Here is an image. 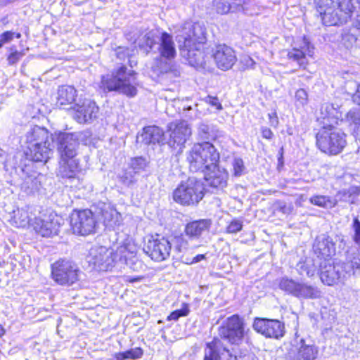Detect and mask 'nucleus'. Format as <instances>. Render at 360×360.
<instances>
[{"instance_id": "obj_58", "label": "nucleus", "mask_w": 360, "mask_h": 360, "mask_svg": "<svg viewBox=\"0 0 360 360\" xmlns=\"http://www.w3.org/2000/svg\"><path fill=\"white\" fill-rule=\"evenodd\" d=\"M277 170L280 172L283 168V165H284V161H283V148H280V150H278V158H277Z\"/></svg>"}, {"instance_id": "obj_33", "label": "nucleus", "mask_w": 360, "mask_h": 360, "mask_svg": "<svg viewBox=\"0 0 360 360\" xmlns=\"http://www.w3.org/2000/svg\"><path fill=\"white\" fill-rule=\"evenodd\" d=\"M320 264H322V262L316 261L312 257H306L297 263V269L301 275L305 274L308 277H312L317 272Z\"/></svg>"}, {"instance_id": "obj_2", "label": "nucleus", "mask_w": 360, "mask_h": 360, "mask_svg": "<svg viewBox=\"0 0 360 360\" xmlns=\"http://www.w3.org/2000/svg\"><path fill=\"white\" fill-rule=\"evenodd\" d=\"M102 84L108 91H116L129 97L137 94V73L124 65L113 70L110 75L103 76Z\"/></svg>"}, {"instance_id": "obj_8", "label": "nucleus", "mask_w": 360, "mask_h": 360, "mask_svg": "<svg viewBox=\"0 0 360 360\" xmlns=\"http://www.w3.org/2000/svg\"><path fill=\"white\" fill-rule=\"evenodd\" d=\"M77 265L71 260L60 259L51 264V276L58 285L70 287L79 280Z\"/></svg>"}, {"instance_id": "obj_20", "label": "nucleus", "mask_w": 360, "mask_h": 360, "mask_svg": "<svg viewBox=\"0 0 360 360\" xmlns=\"http://www.w3.org/2000/svg\"><path fill=\"white\" fill-rule=\"evenodd\" d=\"M314 47L305 37L300 43L296 42L292 48L288 52V58L297 63L300 68H305L308 63L307 57L312 56Z\"/></svg>"}, {"instance_id": "obj_35", "label": "nucleus", "mask_w": 360, "mask_h": 360, "mask_svg": "<svg viewBox=\"0 0 360 360\" xmlns=\"http://www.w3.org/2000/svg\"><path fill=\"white\" fill-rule=\"evenodd\" d=\"M197 131L198 136L201 140L214 139L217 136L215 127L205 122L198 124Z\"/></svg>"}, {"instance_id": "obj_63", "label": "nucleus", "mask_w": 360, "mask_h": 360, "mask_svg": "<svg viewBox=\"0 0 360 360\" xmlns=\"http://www.w3.org/2000/svg\"><path fill=\"white\" fill-rule=\"evenodd\" d=\"M7 154L6 153L0 148V165H4L6 162Z\"/></svg>"}, {"instance_id": "obj_46", "label": "nucleus", "mask_w": 360, "mask_h": 360, "mask_svg": "<svg viewBox=\"0 0 360 360\" xmlns=\"http://www.w3.org/2000/svg\"><path fill=\"white\" fill-rule=\"evenodd\" d=\"M284 323L276 319H271V338L278 339L285 334Z\"/></svg>"}, {"instance_id": "obj_50", "label": "nucleus", "mask_w": 360, "mask_h": 360, "mask_svg": "<svg viewBox=\"0 0 360 360\" xmlns=\"http://www.w3.org/2000/svg\"><path fill=\"white\" fill-rule=\"evenodd\" d=\"M352 228L354 231L352 239L355 244L360 247V221L357 217L353 219Z\"/></svg>"}, {"instance_id": "obj_10", "label": "nucleus", "mask_w": 360, "mask_h": 360, "mask_svg": "<svg viewBox=\"0 0 360 360\" xmlns=\"http://www.w3.org/2000/svg\"><path fill=\"white\" fill-rule=\"evenodd\" d=\"M86 260L94 269L110 270L115 264L114 250L104 246L93 247L90 249Z\"/></svg>"}, {"instance_id": "obj_62", "label": "nucleus", "mask_w": 360, "mask_h": 360, "mask_svg": "<svg viewBox=\"0 0 360 360\" xmlns=\"http://www.w3.org/2000/svg\"><path fill=\"white\" fill-rule=\"evenodd\" d=\"M353 101L360 105V84L356 86V91L352 96Z\"/></svg>"}, {"instance_id": "obj_16", "label": "nucleus", "mask_w": 360, "mask_h": 360, "mask_svg": "<svg viewBox=\"0 0 360 360\" xmlns=\"http://www.w3.org/2000/svg\"><path fill=\"white\" fill-rule=\"evenodd\" d=\"M72 117L79 124L91 123L98 117L99 108L96 103L90 99H84L74 105Z\"/></svg>"}, {"instance_id": "obj_59", "label": "nucleus", "mask_w": 360, "mask_h": 360, "mask_svg": "<svg viewBox=\"0 0 360 360\" xmlns=\"http://www.w3.org/2000/svg\"><path fill=\"white\" fill-rule=\"evenodd\" d=\"M117 56L120 60H124L129 56V49L127 48L119 47L116 52Z\"/></svg>"}, {"instance_id": "obj_32", "label": "nucleus", "mask_w": 360, "mask_h": 360, "mask_svg": "<svg viewBox=\"0 0 360 360\" xmlns=\"http://www.w3.org/2000/svg\"><path fill=\"white\" fill-rule=\"evenodd\" d=\"M211 226L210 219H200L188 223L185 228L186 235L191 238H198Z\"/></svg>"}, {"instance_id": "obj_37", "label": "nucleus", "mask_w": 360, "mask_h": 360, "mask_svg": "<svg viewBox=\"0 0 360 360\" xmlns=\"http://www.w3.org/2000/svg\"><path fill=\"white\" fill-rule=\"evenodd\" d=\"M101 216L105 226L114 227L119 223V213L111 208L104 209L102 210Z\"/></svg>"}, {"instance_id": "obj_28", "label": "nucleus", "mask_w": 360, "mask_h": 360, "mask_svg": "<svg viewBox=\"0 0 360 360\" xmlns=\"http://www.w3.org/2000/svg\"><path fill=\"white\" fill-rule=\"evenodd\" d=\"M137 140L145 145L165 143L164 131L157 126L144 127L143 131L137 136Z\"/></svg>"}, {"instance_id": "obj_42", "label": "nucleus", "mask_w": 360, "mask_h": 360, "mask_svg": "<svg viewBox=\"0 0 360 360\" xmlns=\"http://www.w3.org/2000/svg\"><path fill=\"white\" fill-rule=\"evenodd\" d=\"M342 44L347 49H351L358 45V38L354 30H345L342 34Z\"/></svg>"}, {"instance_id": "obj_61", "label": "nucleus", "mask_w": 360, "mask_h": 360, "mask_svg": "<svg viewBox=\"0 0 360 360\" xmlns=\"http://www.w3.org/2000/svg\"><path fill=\"white\" fill-rule=\"evenodd\" d=\"M356 12V16L355 19L353 20L352 25L354 28H356L360 32V6Z\"/></svg>"}, {"instance_id": "obj_17", "label": "nucleus", "mask_w": 360, "mask_h": 360, "mask_svg": "<svg viewBox=\"0 0 360 360\" xmlns=\"http://www.w3.org/2000/svg\"><path fill=\"white\" fill-rule=\"evenodd\" d=\"M80 134L60 133L58 136V151L60 158H76L79 146Z\"/></svg>"}, {"instance_id": "obj_21", "label": "nucleus", "mask_w": 360, "mask_h": 360, "mask_svg": "<svg viewBox=\"0 0 360 360\" xmlns=\"http://www.w3.org/2000/svg\"><path fill=\"white\" fill-rule=\"evenodd\" d=\"M181 55L187 59L192 66L202 67L205 65L203 53L200 50L199 46L191 44V38L184 37V41L178 39Z\"/></svg>"}, {"instance_id": "obj_64", "label": "nucleus", "mask_w": 360, "mask_h": 360, "mask_svg": "<svg viewBox=\"0 0 360 360\" xmlns=\"http://www.w3.org/2000/svg\"><path fill=\"white\" fill-rule=\"evenodd\" d=\"M285 360H301L298 354L294 352H290L285 358Z\"/></svg>"}, {"instance_id": "obj_11", "label": "nucleus", "mask_w": 360, "mask_h": 360, "mask_svg": "<svg viewBox=\"0 0 360 360\" xmlns=\"http://www.w3.org/2000/svg\"><path fill=\"white\" fill-rule=\"evenodd\" d=\"M169 139L167 141L169 146L176 150V153L182 152L186 142L192 134L190 124L184 120L172 122L169 125Z\"/></svg>"}, {"instance_id": "obj_22", "label": "nucleus", "mask_w": 360, "mask_h": 360, "mask_svg": "<svg viewBox=\"0 0 360 360\" xmlns=\"http://www.w3.org/2000/svg\"><path fill=\"white\" fill-rule=\"evenodd\" d=\"M31 226L35 232L43 237H50L57 235L60 224L56 215L50 214L45 218L36 217L31 223Z\"/></svg>"}, {"instance_id": "obj_36", "label": "nucleus", "mask_w": 360, "mask_h": 360, "mask_svg": "<svg viewBox=\"0 0 360 360\" xmlns=\"http://www.w3.org/2000/svg\"><path fill=\"white\" fill-rule=\"evenodd\" d=\"M30 221L31 219L27 210L20 209L14 212L13 223L16 227L25 228L28 225L31 226Z\"/></svg>"}, {"instance_id": "obj_34", "label": "nucleus", "mask_w": 360, "mask_h": 360, "mask_svg": "<svg viewBox=\"0 0 360 360\" xmlns=\"http://www.w3.org/2000/svg\"><path fill=\"white\" fill-rule=\"evenodd\" d=\"M189 36L191 38V44H193V46L204 44L206 41L205 29L200 23H194L192 25V30L191 33L185 36H179V39H181V41L183 42L184 37H188Z\"/></svg>"}, {"instance_id": "obj_7", "label": "nucleus", "mask_w": 360, "mask_h": 360, "mask_svg": "<svg viewBox=\"0 0 360 360\" xmlns=\"http://www.w3.org/2000/svg\"><path fill=\"white\" fill-rule=\"evenodd\" d=\"M203 185L195 177H189L173 192L174 200L184 205L198 204L203 198Z\"/></svg>"}, {"instance_id": "obj_18", "label": "nucleus", "mask_w": 360, "mask_h": 360, "mask_svg": "<svg viewBox=\"0 0 360 360\" xmlns=\"http://www.w3.org/2000/svg\"><path fill=\"white\" fill-rule=\"evenodd\" d=\"M224 352L229 353L231 358L233 357L235 360H249L248 351H235V354H232L229 350L226 349L218 339H214L212 342L207 344V347L204 352L203 360H221V355Z\"/></svg>"}, {"instance_id": "obj_14", "label": "nucleus", "mask_w": 360, "mask_h": 360, "mask_svg": "<svg viewBox=\"0 0 360 360\" xmlns=\"http://www.w3.org/2000/svg\"><path fill=\"white\" fill-rule=\"evenodd\" d=\"M143 250L153 260L162 262L170 256L172 243L167 238L158 237L148 240Z\"/></svg>"}, {"instance_id": "obj_25", "label": "nucleus", "mask_w": 360, "mask_h": 360, "mask_svg": "<svg viewBox=\"0 0 360 360\" xmlns=\"http://www.w3.org/2000/svg\"><path fill=\"white\" fill-rule=\"evenodd\" d=\"M27 150L34 146L44 144H53V139L47 129L35 126L26 134Z\"/></svg>"}, {"instance_id": "obj_1", "label": "nucleus", "mask_w": 360, "mask_h": 360, "mask_svg": "<svg viewBox=\"0 0 360 360\" xmlns=\"http://www.w3.org/2000/svg\"><path fill=\"white\" fill-rule=\"evenodd\" d=\"M314 4L326 26L347 22L356 8L352 0H314Z\"/></svg>"}, {"instance_id": "obj_39", "label": "nucleus", "mask_w": 360, "mask_h": 360, "mask_svg": "<svg viewBox=\"0 0 360 360\" xmlns=\"http://www.w3.org/2000/svg\"><path fill=\"white\" fill-rule=\"evenodd\" d=\"M143 351L141 347H135L124 352H118L115 354L116 360L138 359L142 357Z\"/></svg>"}, {"instance_id": "obj_26", "label": "nucleus", "mask_w": 360, "mask_h": 360, "mask_svg": "<svg viewBox=\"0 0 360 360\" xmlns=\"http://www.w3.org/2000/svg\"><path fill=\"white\" fill-rule=\"evenodd\" d=\"M207 185L217 189H223L227 186L229 174L224 168L219 165L216 169H212L202 172Z\"/></svg>"}, {"instance_id": "obj_6", "label": "nucleus", "mask_w": 360, "mask_h": 360, "mask_svg": "<svg viewBox=\"0 0 360 360\" xmlns=\"http://www.w3.org/2000/svg\"><path fill=\"white\" fill-rule=\"evenodd\" d=\"M346 144L345 134L335 127L324 125L316 134V145L326 154L338 155L342 151Z\"/></svg>"}, {"instance_id": "obj_5", "label": "nucleus", "mask_w": 360, "mask_h": 360, "mask_svg": "<svg viewBox=\"0 0 360 360\" xmlns=\"http://www.w3.org/2000/svg\"><path fill=\"white\" fill-rule=\"evenodd\" d=\"M158 50L161 58L157 61L156 68L160 74H173L178 76L179 72L176 70L173 60L176 57V51L173 37L166 32L161 33L158 41Z\"/></svg>"}, {"instance_id": "obj_44", "label": "nucleus", "mask_w": 360, "mask_h": 360, "mask_svg": "<svg viewBox=\"0 0 360 360\" xmlns=\"http://www.w3.org/2000/svg\"><path fill=\"white\" fill-rule=\"evenodd\" d=\"M137 174H134V172L128 167L120 176V181L127 187H133L137 181Z\"/></svg>"}, {"instance_id": "obj_57", "label": "nucleus", "mask_w": 360, "mask_h": 360, "mask_svg": "<svg viewBox=\"0 0 360 360\" xmlns=\"http://www.w3.org/2000/svg\"><path fill=\"white\" fill-rule=\"evenodd\" d=\"M205 101L212 106L215 107L217 110H221L222 108V106L217 97L208 96L206 97Z\"/></svg>"}, {"instance_id": "obj_30", "label": "nucleus", "mask_w": 360, "mask_h": 360, "mask_svg": "<svg viewBox=\"0 0 360 360\" xmlns=\"http://www.w3.org/2000/svg\"><path fill=\"white\" fill-rule=\"evenodd\" d=\"M53 144H44L39 146H34L26 150V155L34 162H46L53 155Z\"/></svg>"}, {"instance_id": "obj_43", "label": "nucleus", "mask_w": 360, "mask_h": 360, "mask_svg": "<svg viewBox=\"0 0 360 360\" xmlns=\"http://www.w3.org/2000/svg\"><path fill=\"white\" fill-rule=\"evenodd\" d=\"M171 243L174 245V252L177 254L181 253L188 248V242L183 235L174 237Z\"/></svg>"}, {"instance_id": "obj_47", "label": "nucleus", "mask_w": 360, "mask_h": 360, "mask_svg": "<svg viewBox=\"0 0 360 360\" xmlns=\"http://www.w3.org/2000/svg\"><path fill=\"white\" fill-rule=\"evenodd\" d=\"M233 172L235 176H240L245 171L243 160L241 158H236L232 162Z\"/></svg>"}, {"instance_id": "obj_24", "label": "nucleus", "mask_w": 360, "mask_h": 360, "mask_svg": "<svg viewBox=\"0 0 360 360\" xmlns=\"http://www.w3.org/2000/svg\"><path fill=\"white\" fill-rule=\"evenodd\" d=\"M213 57L217 68L222 70L231 69L236 62L235 51L225 44H220L216 47Z\"/></svg>"}, {"instance_id": "obj_52", "label": "nucleus", "mask_w": 360, "mask_h": 360, "mask_svg": "<svg viewBox=\"0 0 360 360\" xmlns=\"http://www.w3.org/2000/svg\"><path fill=\"white\" fill-rule=\"evenodd\" d=\"M296 101L301 105H304L308 101V95L307 91L303 89H300L295 94Z\"/></svg>"}, {"instance_id": "obj_3", "label": "nucleus", "mask_w": 360, "mask_h": 360, "mask_svg": "<svg viewBox=\"0 0 360 360\" xmlns=\"http://www.w3.org/2000/svg\"><path fill=\"white\" fill-rule=\"evenodd\" d=\"M220 155L213 144L208 141L195 143L187 155L189 169L193 172H203L216 169L219 165Z\"/></svg>"}, {"instance_id": "obj_31", "label": "nucleus", "mask_w": 360, "mask_h": 360, "mask_svg": "<svg viewBox=\"0 0 360 360\" xmlns=\"http://www.w3.org/2000/svg\"><path fill=\"white\" fill-rule=\"evenodd\" d=\"M76 92V89L72 86H60L57 93L56 105L65 108L68 105H72L75 101Z\"/></svg>"}, {"instance_id": "obj_60", "label": "nucleus", "mask_w": 360, "mask_h": 360, "mask_svg": "<svg viewBox=\"0 0 360 360\" xmlns=\"http://www.w3.org/2000/svg\"><path fill=\"white\" fill-rule=\"evenodd\" d=\"M242 63L248 68H252L254 67L255 61L250 56H244L242 59Z\"/></svg>"}, {"instance_id": "obj_27", "label": "nucleus", "mask_w": 360, "mask_h": 360, "mask_svg": "<svg viewBox=\"0 0 360 360\" xmlns=\"http://www.w3.org/2000/svg\"><path fill=\"white\" fill-rule=\"evenodd\" d=\"M318 120L323 124V127H335L334 125L338 124L339 120H342V112L333 104L326 103L321 105Z\"/></svg>"}, {"instance_id": "obj_29", "label": "nucleus", "mask_w": 360, "mask_h": 360, "mask_svg": "<svg viewBox=\"0 0 360 360\" xmlns=\"http://www.w3.org/2000/svg\"><path fill=\"white\" fill-rule=\"evenodd\" d=\"M250 0H213V6L220 14L245 11Z\"/></svg>"}, {"instance_id": "obj_55", "label": "nucleus", "mask_w": 360, "mask_h": 360, "mask_svg": "<svg viewBox=\"0 0 360 360\" xmlns=\"http://www.w3.org/2000/svg\"><path fill=\"white\" fill-rule=\"evenodd\" d=\"M349 120L352 121L355 124H360V113L356 111L350 110L347 114Z\"/></svg>"}, {"instance_id": "obj_48", "label": "nucleus", "mask_w": 360, "mask_h": 360, "mask_svg": "<svg viewBox=\"0 0 360 360\" xmlns=\"http://www.w3.org/2000/svg\"><path fill=\"white\" fill-rule=\"evenodd\" d=\"M243 221L240 219H233L226 226V231L228 233H237L243 228Z\"/></svg>"}, {"instance_id": "obj_13", "label": "nucleus", "mask_w": 360, "mask_h": 360, "mask_svg": "<svg viewBox=\"0 0 360 360\" xmlns=\"http://www.w3.org/2000/svg\"><path fill=\"white\" fill-rule=\"evenodd\" d=\"M219 334L223 339L232 344H237L244 335L243 323L238 315L229 317L219 328Z\"/></svg>"}, {"instance_id": "obj_41", "label": "nucleus", "mask_w": 360, "mask_h": 360, "mask_svg": "<svg viewBox=\"0 0 360 360\" xmlns=\"http://www.w3.org/2000/svg\"><path fill=\"white\" fill-rule=\"evenodd\" d=\"M253 327L257 333H261L266 338L270 337V319L256 318L253 323Z\"/></svg>"}, {"instance_id": "obj_15", "label": "nucleus", "mask_w": 360, "mask_h": 360, "mask_svg": "<svg viewBox=\"0 0 360 360\" xmlns=\"http://www.w3.org/2000/svg\"><path fill=\"white\" fill-rule=\"evenodd\" d=\"M137 247L133 243H126L117 248L114 251L115 263L120 262L125 264L134 271H139L143 269V263L137 257Z\"/></svg>"}, {"instance_id": "obj_19", "label": "nucleus", "mask_w": 360, "mask_h": 360, "mask_svg": "<svg viewBox=\"0 0 360 360\" xmlns=\"http://www.w3.org/2000/svg\"><path fill=\"white\" fill-rule=\"evenodd\" d=\"M79 171V164L76 158H60L58 176L77 182V184H71V188L80 189L82 187V180L77 175Z\"/></svg>"}, {"instance_id": "obj_56", "label": "nucleus", "mask_w": 360, "mask_h": 360, "mask_svg": "<svg viewBox=\"0 0 360 360\" xmlns=\"http://www.w3.org/2000/svg\"><path fill=\"white\" fill-rule=\"evenodd\" d=\"M154 37L155 34L151 32L147 33L144 37L146 45L148 46L150 49H152L153 45L158 42L155 41Z\"/></svg>"}, {"instance_id": "obj_9", "label": "nucleus", "mask_w": 360, "mask_h": 360, "mask_svg": "<svg viewBox=\"0 0 360 360\" xmlns=\"http://www.w3.org/2000/svg\"><path fill=\"white\" fill-rule=\"evenodd\" d=\"M278 285L282 290L298 299H317L321 296L318 288L291 278H281Z\"/></svg>"}, {"instance_id": "obj_51", "label": "nucleus", "mask_w": 360, "mask_h": 360, "mask_svg": "<svg viewBox=\"0 0 360 360\" xmlns=\"http://www.w3.org/2000/svg\"><path fill=\"white\" fill-rule=\"evenodd\" d=\"M15 36L16 38L19 39L20 38L21 34L20 33L16 34L11 31H6L0 35V41L3 44H4L12 41Z\"/></svg>"}, {"instance_id": "obj_40", "label": "nucleus", "mask_w": 360, "mask_h": 360, "mask_svg": "<svg viewBox=\"0 0 360 360\" xmlns=\"http://www.w3.org/2000/svg\"><path fill=\"white\" fill-rule=\"evenodd\" d=\"M310 202L323 208H331L336 205V200L326 195H314L310 200Z\"/></svg>"}, {"instance_id": "obj_23", "label": "nucleus", "mask_w": 360, "mask_h": 360, "mask_svg": "<svg viewBox=\"0 0 360 360\" xmlns=\"http://www.w3.org/2000/svg\"><path fill=\"white\" fill-rule=\"evenodd\" d=\"M313 250L318 258L328 261L335 255V243L330 236L322 234L316 238Z\"/></svg>"}, {"instance_id": "obj_53", "label": "nucleus", "mask_w": 360, "mask_h": 360, "mask_svg": "<svg viewBox=\"0 0 360 360\" xmlns=\"http://www.w3.org/2000/svg\"><path fill=\"white\" fill-rule=\"evenodd\" d=\"M292 210V207L291 205H287L285 203L279 202L278 205H274V212L275 213L276 211L281 212L283 214H288Z\"/></svg>"}, {"instance_id": "obj_12", "label": "nucleus", "mask_w": 360, "mask_h": 360, "mask_svg": "<svg viewBox=\"0 0 360 360\" xmlns=\"http://www.w3.org/2000/svg\"><path fill=\"white\" fill-rule=\"evenodd\" d=\"M96 224L94 214L90 210L75 211L72 214L70 224L75 233L90 234L94 232Z\"/></svg>"}, {"instance_id": "obj_45", "label": "nucleus", "mask_w": 360, "mask_h": 360, "mask_svg": "<svg viewBox=\"0 0 360 360\" xmlns=\"http://www.w3.org/2000/svg\"><path fill=\"white\" fill-rule=\"evenodd\" d=\"M147 165L148 162L146 158L137 157L131 160L129 168L131 169L134 174H139L141 172L145 170Z\"/></svg>"}, {"instance_id": "obj_4", "label": "nucleus", "mask_w": 360, "mask_h": 360, "mask_svg": "<svg viewBox=\"0 0 360 360\" xmlns=\"http://www.w3.org/2000/svg\"><path fill=\"white\" fill-rule=\"evenodd\" d=\"M351 274H360V253L347 262L330 264L328 260L320 264V278L328 285L341 281Z\"/></svg>"}, {"instance_id": "obj_54", "label": "nucleus", "mask_w": 360, "mask_h": 360, "mask_svg": "<svg viewBox=\"0 0 360 360\" xmlns=\"http://www.w3.org/2000/svg\"><path fill=\"white\" fill-rule=\"evenodd\" d=\"M23 54L19 51H15L11 53L8 57V61L9 65H13L16 63L22 57Z\"/></svg>"}, {"instance_id": "obj_49", "label": "nucleus", "mask_w": 360, "mask_h": 360, "mask_svg": "<svg viewBox=\"0 0 360 360\" xmlns=\"http://www.w3.org/2000/svg\"><path fill=\"white\" fill-rule=\"evenodd\" d=\"M189 313V309L186 304H184L181 309H177L172 312L168 316V321H177L181 316H186Z\"/></svg>"}, {"instance_id": "obj_38", "label": "nucleus", "mask_w": 360, "mask_h": 360, "mask_svg": "<svg viewBox=\"0 0 360 360\" xmlns=\"http://www.w3.org/2000/svg\"><path fill=\"white\" fill-rule=\"evenodd\" d=\"M302 342H303L302 340ZM317 353L318 350L316 347L304 343H302L297 352L301 360H314Z\"/></svg>"}]
</instances>
